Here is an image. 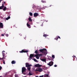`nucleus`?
Instances as JSON below:
<instances>
[{
	"instance_id": "obj_15",
	"label": "nucleus",
	"mask_w": 77,
	"mask_h": 77,
	"mask_svg": "<svg viewBox=\"0 0 77 77\" xmlns=\"http://www.w3.org/2000/svg\"><path fill=\"white\" fill-rule=\"evenodd\" d=\"M28 20L30 22H32V19H31V18L30 17H29Z\"/></svg>"
},
{
	"instance_id": "obj_14",
	"label": "nucleus",
	"mask_w": 77,
	"mask_h": 77,
	"mask_svg": "<svg viewBox=\"0 0 77 77\" xmlns=\"http://www.w3.org/2000/svg\"><path fill=\"white\" fill-rule=\"evenodd\" d=\"M41 60H42V61L43 62H46V59L45 58L41 59Z\"/></svg>"
},
{
	"instance_id": "obj_16",
	"label": "nucleus",
	"mask_w": 77,
	"mask_h": 77,
	"mask_svg": "<svg viewBox=\"0 0 77 77\" xmlns=\"http://www.w3.org/2000/svg\"><path fill=\"white\" fill-rule=\"evenodd\" d=\"M15 63H16V62L15 61L13 60L11 61L12 64H15Z\"/></svg>"
},
{
	"instance_id": "obj_27",
	"label": "nucleus",
	"mask_w": 77,
	"mask_h": 77,
	"mask_svg": "<svg viewBox=\"0 0 77 77\" xmlns=\"http://www.w3.org/2000/svg\"><path fill=\"white\" fill-rule=\"evenodd\" d=\"M33 60L35 61V62H37L38 61H37V60H36V59L34 58L33 59Z\"/></svg>"
},
{
	"instance_id": "obj_10",
	"label": "nucleus",
	"mask_w": 77,
	"mask_h": 77,
	"mask_svg": "<svg viewBox=\"0 0 77 77\" xmlns=\"http://www.w3.org/2000/svg\"><path fill=\"white\" fill-rule=\"evenodd\" d=\"M38 16H39V14L38 13H35L34 14V17H37Z\"/></svg>"
},
{
	"instance_id": "obj_36",
	"label": "nucleus",
	"mask_w": 77,
	"mask_h": 77,
	"mask_svg": "<svg viewBox=\"0 0 77 77\" xmlns=\"http://www.w3.org/2000/svg\"><path fill=\"white\" fill-rule=\"evenodd\" d=\"M2 66H0V70H1V69H2Z\"/></svg>"
},
{
	"instance_id": "obj_5",
	"label": "nucleus",
	"mask_w": 77,
	"mask_h": 77,
	"mask_svg": "<svg viewBox=\"0 0 77 77\" xmlns=\"http://www.w3.org/2000/svg\"><path fill=\"white\" fill-rule=\"evenodd\" d=\"M2 56L3 57H4L6 58V57H7V55L5 54V51H3L2 52Z\"/></svg>"
},
{
	"instance_id": "obj_12",
	"label": "nucleus",
	"mask_w": 77,
	"mask_h": 77,
	"mask_svg": "<svg viewBox=\"0 0 77 77\" xmlns=\"http://www.w3.org/2000/svg\"><path fill=\"white\" fill-rule=\"evenodd\" d=\"M0 28L2 29L3 28V23L1 22H0Z\"/></svg>"
},
{
	"instance_id": "obj_19",
	"label": "nucleus",
	"mask_w": 77,
	"mask_h": 77,
	"mask_svg": "<svg viewBox=\"0 0 77 77\" xmlns=\"http://www.w3.org/2000/svg\"><path fill=\"white\" fill-rule=\"evenodd\" d=\"M10 18H11V17L10 16H9L7 18H6L5 20H8L10 19Z\"/></svg>"
},
{
	"instance_id": "obj_44",
	"label": "nucleus",
	"mask_w": 77,
	"mask_h": 77,
	"mask_svg": "<svg viewBox=\"0 0 77 77\" xmlns=\"http://www.w3.org/2000/svg\"><path fill=\"white\" fill-rule=\"evenodd\" d=\"M43 26V25H42V26Z\"/></svg>"
},
{
	"instance_id": "obj_43",
	"label": "nucleus",
	"mask_w": 77,
	"mask_h": 77,
	"mask_svg": "<svg viewBox=\"0 0 77 77\" xmlns=\"http://www.w3.org/2000/svg\"><path fill=\"white\" fill-rule=\"evenodd\" d=\"M23 77H26V76H24Z\"/></svg>"
},
{
	"instance_id": "obj_38",
	"label": "nucleus",
	"mask_w": 77,
	"mask_h": 77,
	"mask_svg": "<svg viewBox=\"0 0 77 77\" xmlns=\"http://www.w3.org/2000/svg\"><path fill=\"white\" fill-rule=\"evenodd\" d=\"M54 67H57V65H54Z\"/></svg>"
},
{
	"instance_id": "obj_23",
	"label": "nucleus",
	"mask_w": 77,
	"mask_h": 77,
	"mask_svg": "<svg viewBox=\"0 0 77 77\" xmlns=\"http://www.w3.org/2000/svg\"><path fill=\"white\" fill-rule=\"evenodd\" d=\"M41 2H42V3H46V1H43V0H42Z\"/></svg>"
},
{
	"instance_id": "obj_25",
	"label": "nucleus",
	"mask_w": 77,
	"mask_h": 77,
	"mask_svg": "<svg viewBox=\"0 0 77 77\" xmlns=\"http://www.w3.org/2000/svg\"><path fill=\"white\" fill-rule=\"evenodd\" d=\"M30 69H31V67H28L27 68V69L28 70V71H30Z\"/></svg>"
},
{
	"instance_id": "obj_34",
	"label": "nucleus",
	"mask_w": 77,
	"mask_h": 77,
	"mask_svg": "<svg viewBox=\"0 0 77 77\" xmlns=\"http://www.w3.org/2000/svg\"><path fill=\"white\" fill-rule=\"evenodd\" d=\"M15 77H18V75L17 74H15Z\"/></svg>"
},
{
	"instance_id": "obj_2",
	"label": "nucleus",
	"mask_w": 77,
	"mask_h": 77,
	"mask_svg": "<svg viewBox=\"0 0 77 77\" xmlns=\"http://www.w3.org/2000/svg\"><path fill=\"white\" fill-rule=\"evenodd\" d=\"M43 56V55L42 54H36L35 56H34V57H36V59H39V57H40V56Z\"/></svg>"
},
{
	"instance_id": "obj_3",
	"label": "nucleus",
	"mask_w": 77,
	"mask_h": 77,
	"mask_svg": "<svg viewBox=\"0 0 77 77\" xmlns=\"http://www.w3.org/2000/svg\"><path fill=\"white\" fill-rule=\"evenodd\" d=\"M43 71V69L42 68H38L36 69L35 71H38V72H41Z\"/></svg>"
},
{
	"instance_id": "obj_22",
	"label": "nucleus",
	"mask_w": 77,
	"mask_h": 77,
	"mask_svg": "<svg viewBox=\"0 0 77 77\" xmlns=\"http://www.w3.org/2000/svg\"><path fill=\"white\" fill-rule=\"evenodd\" d=\"M35 54H38V51L37 50L35 51Z\"/></svg>"
},
{
	"instance_id": "obj_35",
	"label": "nucleus",
	"mask_w": 77,
	"mask_h": 77,
	"mask_svg": "<svg viewBox=\"0 0 77 77\" xmlns=\"http://www.w3.org/2000/svg\"><path fill=\"white\" fill-rule=\"evenodd\" d=\"M1 36H5V35L4 34H2Z\"/></svg>"
},
{
	"instance_id": "obj_6",
	"label": "nucleus",
	"mask_w": 77,
	"mask_h": 77,
	"mask_svg": "<svg viewBox=\"0 0 77 77\" xmlns=\"http://www.w3.org/2000/svg\"><path fill=\"white\" fill-rule=\"evenodd\" d=\"M27 52H29V51L28 50H22L21 51H20L19 52L23 53H27Z\"/></svg>"
},
{
	"instance_id": "obj_13",
	"label": "nucleus",
	"mask_w": 77,
	"mask_h": 77,
	"mask_svg": "<svg viewBox=\"0 0 77 77\" xmlns=\"http://www.w3.org/2000/svg\"><path fill=\"white\" fill-rule=\"evenodd\" d=\"M59 39H60V36H57L55 38H54V39H55V40H57V41L58 39H59Z\"/></svg>"
},
{
	"instance_id": "obj_17",
	"label": "nucleus",
	"mask_w": 77,
	"mask_h": 77,
	"mask_svg": "<svg viewBox=\"0 0 77 77\" xmlns=\"http://www.w3.org/2000/svg\"><path fill=\"white\" fill-rule=\"evenodd\" d=\"M27 27H29V28H30V25H29L28 23H27Z\"/></svg>"
},
{
	"instance_id": "obj_46",
	"label": "nucleus",
	"mask_w": 77,
	"mask_h": 77,
	"mask_svg": "<svg viewBox=\"0 0 77 77\" xmlns=\"http://www.w3.org/2000/svg\"><path fill=\"white\" fill-rule=\"evenodd\" d=\"M50 7H51V6H50Z\"/></svg>"
},
{
	"instance_id": "obj_24",
	"label": "nucleus",
	"mask_w": 77,
	"mask_h": 77,
	"mask_svg": "<svg viewBox=\"0 0 77 77\" xmlns=\"http://www.w3.org/2000/svg\"><path fill=\"white\" fill-rule=\"evenodd\" d=\"M29 14L30 16H32L33 15V14H32V13H31L30 12H29Z\"/></svg>"
},
{
	"instance_id": "obj_29",
	"label": "nucleus",
	"mask_w": 77,
	"mask_h": 77,
	"mask_svg": "<svg viewBox=\"0 0 77 77\" xmlns=\"http://www.w3.org/2000/svg\"><path fill=\"white\" fill-rule=\"evenodd\" d=\"M32 75V74L31 73L29 72V75Z\"/></svg>"
},
{
	"instance_id": "obj_9",
	"label": "nucleus",
	"mask_w": 77,
	"mask_h": 77,
	"mask_svg": "<svg viewBox=\"0 0 77 77\" xmlns=\"http://www.w3.org/2000/svg\"><path fill=\"white\" fill-rule=\"evenodd\" d=\"M42 65H41L40 64H36L35 65V67H36V68H38V67L40 68V67H41V66H42Z\"/></svg>"
},
{
	"instance_id": "obj_8",
	"label": "nucleus",
	"mask_w": 77,
	"mask_h": 77,
	"mask_svg": "<svg viewBox=\"0 0 77 77\" xmlns=\"http://www.w3.org/2000/svg\"><path fill=\"white\" fill-rule=\"evenodd\" d=\"M25 65L26 67H27V68H28V67H30V66H32L31 64H29V63H26Z\"/></svg>"
},
{
	"instance_id": "obj_1",
	"label": "nucleus",
	"mask_w": 77,
	"mask_h": 77,
	"mask_svg": "<svg viewBox=\"0 0 77 77\" xmlns=\"http://www.w3.org/2000/svg\"><path fill=\"white\" fill-rule=\"evenodd\" d=\"M39 51L41 53H42L43 54H47V51L45 48H43L42 49H39Z\"/></svg>"
},
{
	"instance_id": "obj_21",
	"label": "nucleus",
	"mask_w": 77,
	"mask_h": 77,
	"mask_svg": "<svg viewBox=\"0 0 77 77\" xmlns=\"http://www.w3.org/2000/svg\"><path fill=\"white\" fill-rule=\"evenodd\" d=\"M6 59L5 58V57H3L2 58H0V60H3V59Z\"/></svg>"
},
{
	"instance_id": "obj_31",
	"label": "nucleus",
	"mask_w": 77,
	"mask_h": 77,
	"mask_svg": "<svg viewBox=\"0 0 77 77\" xmlns=\"http://www.w3.org/2000/svg\"><path fill=\"white\" fill-rule=\"evenodd\" d=\"M3 8L2 6L0 7V9H2Z\"/></svg>"
},
{
	"instance_id": "obj_7",
	"label": "nucleus",
	"mask_w": 77,
	"mask_h": 77,
	"mask_svg": "<svg viewBox=\"0 0 77 77\" xmlns=\"http://www.w3.org/2000/svg\"><path fill=\"white\" fill-rule=\"evenodd\" d=\"M53 62L52 61H51L49 62V63H47V65H49L50 66H52V65H53Z\"/></svg>"
},
{
	"instance_id": "obj_37",
	"label": "nucleus",
	"mask_w": 77,
	"mask_h": 77,
	"mask_svg": "<svg viewBox=\"0 0 77 77\" xmlns=\"http://www.w3.org/2000/svg\"><path fill=\"white\" fill-rule=\"evenodd\" d=\"M39 77H44V75H42V76H40Z\"/></svg>"
},
{
	"instance_id": "obj_30",
	"label": "nucleus",
	"mask_w": 77,
	"mask_h": 77,
	"mask_svg": "<svg viewBox=\"0 0 77 77\" xmlns=\"http://www.w3.org/2000/svg\"><path fill=\"white\" fill-rule=\"evenodd\" d=\"M52 58H54L55 57H54V55H52Z\"/></svg>"
},
{
	"instance_id": "obj_11",
	"label": "nucleus",
	"mask_w": 77,
	"mask_h": 77,
	"mask_svg": "<svg viewBox=\"0 0 77 77\" xmlns=\"http://www.w3.org/2000/svg\"><path fill=\"white\" fill-rule=\"evenodd\" d=\"M33 57H35V56H34V54H30L29 56V59H32Z\"/></svg>"
},
{
	"instance_id": "obj_28",
	"label": "nucleus",
	"mask_w": 77,
	"mask_h": 77,
	"mask_svg": "<svg viewBox=\"0 0 77 77\" xmlns=\"http://www.w3.org/2000/svg\"><path fill=\"white\" fill-rule=\"evenodd\" d=\"M2 7H3V8H4V7H5V6L4 5V4H3V3H2V6H1Z\"/></svg>"
},
{
	"instance_id": "obj_26",
	"label": "nucleus",
	"mask_w": 77,
	"mask_h": 77,
	"mask_svg": "<svg viewBox=\"0 0 77 77\" xmlns=\"http://www.w3.org/2000/svg\"><path fill=\"white\" fill-rule=\"evenodd\" d=\"M44 37H47L48 36V35H46V34H44L43 35Z\"/></svg>"
},
{
	"instance_id": "obj_32",
	"label": "nucleus",
	"mask_w": 77,
	"mask_h": 77,
	"mask_svg": "<svg viewBox=\"0 0 77 77\" xmlns=\"http://www.w3.org/2000/svg\"><path fill=\"white\" fill-rule=\"evenodd\" d=\"M5 36H7V37H8V36H9V35H8V34H5Z\"/></svg>"
},
{
	"instance_id": "obj_39",
	"label": "nucleus",
	"mask_w": 77,
	"mask_h": 77,
	"mask_svg": "<svg viewBox=\"0 0 77 77\" xmlns=\"http://www.w3.org/2000/svg\"><path fill=\"white\" fill-rule=\"evenodd\" d=\"M2 0H0V3H1V2H2Z\"/></svg>"
},
{
	"instance_id": "obj_41",
	"label": "nucleus",
	"mask_w": 77,
	"mask_h": 77,
	"mask_svg": "<svg viewBox=\"0 0 77 77\" xmlns=\"http://www.w3.org/2000/svg\"><path fill=\"white\" fill-rule=\"evenodd\" d=\"M73 57H75V56H74Z\"/></svg>"
},
{
	"instance_id": "obj_33",
	"label": "nucleus",
	"mask_w": 77,
	"mask_h": 77,
	"mask_svg": "<svg viewBox=\"0 0 77 77\" xmlns=\"http://www.w3.org/2000/svg\"><path fill=\"white\" fill-rule=\"evenodd\" d=\"M3 63H4V64H5V60H3Z\"/></svg>"
},
{
	"instance_id": "obj_20",
	"label": "nucleus",
	"mask_w": 77,
	"mask_h": 77,
	"mask_svg": "<svg viewBox=\"0 0 77 77\" xmlns=\"http://www.w3.org/2000/svg\"><path fill=\"white\" fill-rule=\"evenodd\" d=\"M3 11H5L6 10V7H5L3 9Z\"/></svg>"
},
{
	"instance_id": "obj_18",
	"label": "nucleus",
	"mask_w": 77,
	"mask_h": 77,
	"mask_svg": "<svg viewBox=\"0 0 77 77\" xmlns=\"http://www.w3.org/2000/svg\"><path fill=\"white\" fill-rule=\"evenodd\" d=\"M49 75L48 74H45L44 75V77H48Z\"/></svg>"
},
{
	"instance_id": "obj_45",
	"label": "nucleus",
	"mask_w": 77,
	"mask_h": 77,
	"mask_svg": "<svg viewBox=\"0 0 77 77\" xmlns=\"http://www.w3.org/2000/svg\"><path fill=\"white\" fill-rule=\"evenodd\" d=\"M72 57H73V56H72Z\"/></svg>"
},
{
	"instance_id": "obj_42",
	"label": "nucleus",
	"mask_w": 77,
	"mask_h": 77,
	"mask_svg": "<svg viewBox=\"0 0 77 77\" xmlns=\"http://www.w3.org/2000/svg\"><path fill=\"white\" fill-rule=\"evenodd\" d=\"M0 77H2V76H0Z\"/></svg>"
},
{
	"instance_id": "obj_40",
	"label": "nucleus",
	"mask_w": 77,
	"mask_h": 77,
	"mask_svg": "<svg viewBox=\"0 0 77 77\" xmlns=\"http://www.w3.org/2000/svg\"><path fill=\"white\" fill-rule=\"evenodd\" d=\"M5 2H4V4H5Z\"/></svg>"
},
{
	"instance_id": "obj_4",
	"label": "nucleus",
	"mask_w": 77,
	"mask_h": 77,
	"mask_svg": "<svg viewBox=\"0 0 77 77\" xmlns=\"http://www.w3.org/2000/svg\"><path fill=\"white\" fill-rule=\"evenodd\" d=\"M26 67H22V74H23L24 75H25V74L23 72H26Z\"/></svg>"
}]
</instances>
